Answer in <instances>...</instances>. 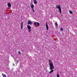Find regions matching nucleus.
<instances>
[{
    "label": "nucleus",
    "mask_w": 77,
    "mask_h": 77,
    "mask_svg": "<svg viewBox=\"0 0 77 77\" xmlns=\"http://www.w3.org/2000/svg\"><path fill=\"white\" fill-rule=\"evenodd\" d=\"M32 24V22L30 21H28V24Z\"/></svg>",
    "instance_id": "obj_6"
},
{
    "label": "nucleus",
    "mask_w": 77,
    "mask_h": 77,
    "mask_svg": "<svg viewBox=\"0 0 77 77\" xmlns=\"http://www.w3.org/2000/svg\"><path fill=\"white\" fill-rule=\"evenodd\" d=\"M57 77H60V76L59 75L57 74Z\"/></svg>",
    "instance_id": "obj_13"
},
{
    "label": "nucleus",
    "mask_w": 77,
    "mask_h": 77,
    "mask_svg": "<svg viewBox=\"0 0 77 77\" xmlns=\"http://www.w3.org/2000/svg\"><path fill=\"white\" fill-rule=\"evenodd\" d=\"M31 8H34V5H31Z\"/></svg>",
    "instance_id": "obj_9"
},
{
    "label": "nucleus",
    "mask_w": 77,
    "mask_h": 77,
    "mask_svg": "<svg viewBox=\"0 0 77 77\" xmlns=\"http://www.w3.org/2000/svg\"><path fill=\"white\" fill-rule=\"evenodd\" d=\"M27 27L28 29L29 30V32H31V31L32 30V29H31V28H32V27L30 26H27Z\"/></svg>",
    "instance_id": "obj_3"
},
{
    "label": "nucleus",
    "mask_w": 77,
    "mask_h": 77,
    "mask_svg": "<svg viewBox=\"0 0 77 77\" xmlns=\"http://www.w3.org/2000/svg\"><path fill=\"white\" fill-rule=\"evenodd\" d=\"M46 27L47 30H48V25L47 24V23H46Z\"/></svg>",
    "instance_id": "obj_7"
},
{
    "label": "nucleus",
    "mask_w": 77,
    "mask_h": 77,
    "mask_svg": "<svg viewBox=\"0 0 77 77\" xmlns=\"http://www.w3.org/2000/svg\"><path fill=\"white\" fill-rule=\"evenodd\" d=\"M34 25H36V23H34Z\"/></svg>",
    "instance_id": "obj_18"
},
{
    "label": "nucleus",
    "mask_w": 77,
    "mask_h": 77,
    "mask_svg": "<svg viewBox=\"0 0 77 77\" xmlns=\"http://www.w3.org/2000/svg\"><path fill=\"white\" fill-rule=\"evenodd\" d=\"M49 63L50 66V69L51 70L49 72V73L50 74V73H51V72H53L54 71V70L53 69H54V66H53V62H52V61H51V60H49Z\"/></svg>",
    "instance_id": "obj_1"
},
{
    "label": "nucleus",
    "mask_w": 77,
    "mask_h": 77,
    "mask_svg": "<svg viewBox=\"0 0 77 77\" xmlns=\"http://www.w3.org/2000/svg\"><path fill=\"white\" fill-rule=\"evenodd\" d=\"M17 63H18V62H19V61L18 60H17Z\"/></svg>",
    "instance_id": "obj_16"
},
{
    "label": "nucleus",
    "mask_w": 77,
    "mask_h": 77,
    "mask_svg": "<svg viewBox=\"0 0 77 77\" xmlns=\"http://www.w3.org/2000/svg\"><path fill=\"white\" fill-rule=\"evenodd\" d=\"M34 3L35 4V5H36L37 4V2L36 1V0H34Z\"/></svg>",
    "instance_id": "obj_8"
},
{
    "label": "nucleus",
    "mask_w": 77,
    "mask_h": 77,
    "mask_svg": "<svg viewBox=\"0 0 77 77\" xmlns=\"http://www.w3.org/2000/svg\"><path fill=\"white\" fill-rule=\"evenodd\" d=\"M55 26H58V24H57V23H55Z\"/></svg>",
    "instance_id": "obj_14"
},
{
    "label": "nucleus",
    "mask_w": 77,
    "mask_h": 77,
    "mask_svg": "<svg viewBox=\"0 0 77 77\" xmlns=\"http://www.w3.org/2000/svg\"><path fill=\"white\" fill-rule=\"evenodd\" d=\"M20 27L21 30H23V22L20 23Z\"/></svg>",
    "instance_id": "obj_4"
},
{
    "label": "nucleus",
    "mask_w": 77,
    "mask_h": 77,
    "mask_svg": "<svg viewBox=\"0 0 77 77\" xmlns=\"http://www.w3.org/2000/svg\"><path fill=\"white\" fill-rule=\"evenodd\" d=\"M3 77H6V75L5 74L3 75Z\"/></svg>",
    "instance_id": "obj_11"
},
{
    "label": "nucleus",
    "mask_w": 77,
    "mask_h": 77,
    "mask_svg": "<svg viewBox=\"0 0 77 77\" xmlns=\"http://www.w3.org/2000/svg\"><path fill=\"white\" fill-rule=\"evenodd\" d=\"M34 12H35V11L33 9L32 10Z\"/></svg>",
    "instance_id": "obj_19"
},
{
    "label": "nucleus",
    "mask_w": 77,
    "mask_h": 77,
    "mask_svg": "<svg viewBox=\"0 0 77 77\" xmlns=\"http://www.w3.org/2000/svg\"><path fill=\"white\" fill-rule=\"evenodd\" d=\"M56 9H59V10L60 12V14H62V10H61V8L60 5H57L56 7Z\"/></svg>",
    "instance_id": "obj_2"
},
{
    "label": "nucleus",
    "mask_w": 77,
    "mask_h": 77,
    "mask_svg": "<svg viewBox=\"0 0 77 77\" xmlns=\"http://www.w3.org/2000/svg\"><path fill=\"white\" fill-rule=\"evenodd\" d=\"M36 23L37 24V26H39V23H38V22H37Z\"/></svg>",
    "instance_id": "obj_10"
},
{
    "label": "nucleus",
    "mask_w": 77,
    "mask_h": 77,
    "mask_svg": "<svg viewBox=\"0 0 77 77\" xmlns=\"http://www.w3.org/2000/svg\"><path fill=\"white\" fill-rule=\"evenodd\" d=\"M18 53L19 54H21V52H20V51H19L18 52Z\"/></svg>",
    "instance_id": "obj_15"
},
{
    "label": "nucleus",
    "mask_w": 77,
    "mask_h": 77,
    "mask_svg": "<svg viewBox=\"0 0 77 77\" xmlns=\"http://www.w3.org/2000/svg\"><path fill=\"white\" fill-rule=\"evenodd\" d=\"M69 12L70 14H72V12L71 11H70Z\"/></svg>",
    "instance_id": "obj_12"
},
{
    "label": "nucleus",
    "mask_w": 77,
    "mask_h": 77,
    "mask_svg": "<svg viewBox=\"0 0 77 77\" xmlns=\"http://www.w3.org/2000/svg\"><path fill=\"white\" fill-rule=\"evenodd\" d=\"M7 6L9 7V8H11V3L10 2L8 3V4L7 5Z\"/></svg>",
    "instance_id": "obj_5"
},
{
    "label": "nucleus",
    "mask_w": 77,
    "mask_h": 77,
    "mask_svg": "<svg viewBox=\"0 0 77 77\" xmlns=\"http://www.w3.org/2000/svg\"><path fill=\"white\" fill-rule=\"evenodd\" d=\"M60 30H61L62 31V30H63V29L61 28V29H60Z\"/></svg>",
    "instance_id": "obj_17"
}]
</instances>
